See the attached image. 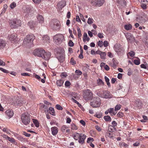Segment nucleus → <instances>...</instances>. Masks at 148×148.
Returning a JSON list of instances; mask_svg holds the SVG:
<instances>
[{"instance_id":"1","label":"nucleus","mask_w":148,"mask_h":148,"mask_svg":"<svg viewBox=\"0 0 148 148\" xmlns=\"http://www.w3.org/2000/svg\"><path fill=\"white\" fill-rule=\"evenodd\" d=\"M35 51L36 55L38 56L42 57L45 60H48L49 59L51 56V53L49 51L45 52L43 50L37 49Z\"/></svg>"},{"instance_id":"2","label":"nucleus","mask_w":148,"mask_h":148,"mask_svg":"<svg viewBox=\"0 0 148 148\" xmlns=\"http://www.w3.org/2000/svg\"><path fill=\"white\" fill-rule=\"evenodd\" d=\"M73 137L75 140H78L79 143L82 144L84 142L86 136L83 133H79L75 132L73 134Z\"/></svg>"},{"instance_id":"3","label":"nucleus","mask_w":148,"mask_h":148,"mask_svg":"<svg viewBox=\"0 0 148 148\" xmlns=\"http://www.w3.org/2000/svg\"><path fill=\"white\" fill-rule=\"evenodd\" d=\"M97 95L101 98L110 99L112 97L110 92L107 90H100L97 93Z\"/></svg>"},{"instance_id":"4","label":"nucleus","mask_w":148,"mask_h":148,"mask_svg":"<svg viewBox=\"0 0 148 148\" xmlns=\"http://www.w3.org/2000/svg\"><path fill=\"white\" fill-rule=\"evenodd\" d=\"M35 38L33 34L27 35L24 38L23 40L24 44L31 46L33 44V41Z\"/></svg>"},{"instance_id":"5","label":"nucleus","mask_w":148,"mask_h":148,"mask_svg":"<svg viewBox=\"0 0 148 148\" xmlns=\"http://www.w3.org/2000/svg\"><path fill=\"white\" fill-rule=\"evenodd\" d=\"M21 119L23 123L25 125L29 124L30 121V116L27 112H25L22 114Z\"/></svg>"},{"instance_id":"6","label":"nucleus","mask_w":148,"mask_h":148,"mask_svg":"<svg viewBox=\"0 0 148 148\" xmlns=\"http://www.w3.org/2000/svg\"><path fill=\"white\" fill-rule=\"evenodd\" d=\"M83 97L86 101L91 100L93 98V93L89 89L85 90L83 93Z\"/></svg>"},{"instance_id":"7","label":"nucleus","mask_w":148,"mask_h":148,"mask_svg":"<svg viewBox=\"0 0 148 148\" xmlns=\"http://www.w3.org/2000/svg\"><path fill=\"white\" fill-rule=\"evenodd\" d=\"M114 49L119 55L123 54L124 52V49L122 46L118 44H116L114 45Z\"/></svg>"},{"instance_id":"8","label":"nucleus","mask_w":148,"mask_h":148,"mask_svg":"<svg viewBox=\"0 0 148 148\" xmlns=\"http://www.w3.org/2000/svg\"><path fill=\"white\" fill-rule=\"evenodd\" d=\"M21 24V21L17 19L11 20L10 22V27L13 28H16L20 26Z\"/></svg>"},{"instance_id":"9","label":"nucleus","mask_w":148,"mask_h":148,"mask_svg":"<svg viewBox=\"0 0 148 148\" xmlns=\"http://www.w3.org/2000/svg\"><path fill=\"white\" fill-rule=\"evenodd\" d=\"M54 40L57 44L62 42L64 39V37L62 34H57L54 36Z\"/></svg>"},{"instance_id":"10","label":"nucleus","mask_w":148,"mask_h":148,"mask_svg":"<svg viewBox=\"0 0 148 148\" xmlns=\"http://www.w3.org/2000/svg\"><path fill=\"white\" fill-rule=\"evenodd\" d=\"M100 99L98 97L95 98L93 101L90 102L91 106L93 108H97L99 107L101 105Z\"/></svg>"},{"instance_id":"11","label":"nucleus","mask_w":148,"mask_h":148,"mask_svg":"<svg viewBox=\"0 0 148 148\" xmlns=\"http://www.w3.org/2000/svg\"><path fill=\"white\" fill-rule=\"evenodd\" d=\"M51 26L55 30L59 29L61 27L60 21L57 19L53 20L51 24Z\"/></svg>"},{"instance_id":"12","label":"nucleus","mask_w":148,"mask_h":148,"mask_svg":"<svg viewBox=\"0 0 148 148\" xmlns=\"http://www.w3.org/2000/svg\"><path fill=\"white\" fill-rule=\"evenodd\" d=\"M57 56L60 62H63L65 58L64 51L60 50V51H58L57 53Z\"/></svg>"},{"instance_id":"13","label":"nucleus","mask_w":148,"mask_h":148,"mask_svg":"<svg viewBox=\"0 0 148 148\" xmlns=\"http://www.w3.org/2000/svg\"><path fill=\"white\" fill-rule=\"evenodd\" d=\"M104 0H91V3L94 5L100 7L104 3Z\"/></svg>"},{"instance_id":"14","label":"nucleus","mask_w":148,"mask_h":148,"mask_svg":"<svg viewBox=\"0 0 148 148\" xmlns=\"http://www.w3.org/2000/svg\"><path fill=\"white\" fill-rule=\"evenodd\" d=\"M125 36L127 40L129 42H131L134 41L135 39L134 38L130 33H126L125 34Z\"/></svg>"},{"instance_id":"15","label":"nucleus","mask_w":148,"mask_h":148,"mask_svg":"<svg viewBox=\"0 0 148 148\" xmlns=\"http://www.w3.org/2000/svg\"><path fill=\"white\" fill-rule=\"evenodd\" d=\"M27 25L30 29L34 30L37 25V23L36 22L30 21L28 22Z\"/></svg>"},{"instance_id":"16","label":"nucleus","mask_w":148,"mask_h":148,"mask_svg":"<svg viewBox=\"0 0 148 148\" xmlns=\"http://www.w3.org/2000/svg\"><path fill=\"white\" fill-rule=\"evenodd\" d=\"M66 5V1H62L58 3L57 7L59 10H61Z\"/></svg>"},{"instance_id":"17","label":"nucleus","mask_w":148,"mask_h":148,"mask_svg":"<svg viewBox=\"0 0 148 148\" xmlns=\"http://www.w3.org/2000/svg\"><path fill=\"white\" fill-rule=\"evenodd\" d=\"M52 135L53 136H56L58 133V129L56 127H52L51 129Z\"/></svg>"},{"instance_id":"18","label":"nucleus","mask_w":148,"mask_h":148,"mask_svg":"<svg viewBox=\"0 0 148 148\" xmlns=\"http://www.w3.org/2000/svg\"><path fill=\"white\" fill-rule=\"evenodd\" d=\"M5 114L9 118H11L14 115L13 112L12 110H8L5 111Z\"/></svg>"},{"instance_id":"19","label":"nucleus","mask_w":148,"mask_h":148,"mask_svg":"<svg viewBox=\"0 0 148 148\" xmlns=\"http://www.w3.org/2000/svg\"><path fill=\"white\" fill-rule=\"evenodd\" d=\"M23 102L21 100L16 99L14 101V103L15 106H21L23 105Z\"/></svg>"},{"instance_id":"20","label":"nucleus","mask_w":148,"mask_h":148,"mask_svg":"<svg viewBox=\"0 0 148 148\" xmlns=\"http://www.w3.org/2000/svg\"><path fill=\"white\" fill-rule=\"evenodd\" d=\"M37 18L39 23L42 25L44 23V19L42 16L39 14L37 16Z\"/></svg>"},{"instance_id":"21","label":"nucleus","mask_w":148,"mask_h":148,"mask_svg":"<svg viewBox=\"0 0 148 148\" xmlns=\"http://www.w3.org/2000/svg\"><path fill=\"white\" fill-rule=\"evenodd\" d=\"M17 35L15 34H12L10 36H8L9 39L12 42H15L16 38Z\"/></svg>"},{"instance_id":"22","label":"nucleus","mask_w":148,"mask_h":148,"mask_svg":"<svg viewBox=\"0 0 148 148\" xmlns=\"http://www.w3.org/2000/svg\"><path fill=\"white\" fill-rule=\"evenodd\" d=\"M6 44L5 40L0 39V49L4 48L6 45Z\"/></svg>"},{"instance_id":"23","label":"nucleus","mask_w":148,"mask_h":148,"mask_svg":"<svg viewBox=\"0 0 148 148\" xmlns=\"http://www.w3.org/2000/svg\"><path fill=\"white\" fill-rule=\"evenodd\" d=\"M49 37L48 35H45L42 37V40L44 43L49 42Z\"/></svg>"},{"instance_id":"24","label":"nucleus","mask_w":148,"mask_h":148,"mask_svg":"<svg viewBox=\"0 0 148 148\" xmlns=\"http://www.w3.org/2000/svg\"><path fill=\"white\" fill-rule=\"evenodd\" d=\"M134 104L135 107H137L139 108H141L142 106V103L140 101H136Z\"/></svg>"},{"instance_id":"25","label":"nucleus","mask_w":148,"mask_h":148,"mask_svg":"<svg viewBox=\"0 0 148 148\" xmlns=\"http://www.w3.org/2000/svg\"><path fill=\"white\" fill-rule=\"evenodd\" d=\"M108 109L109 113L112 116L115 115L117 113L116 111H114V110L113 108H110Z\"/></svg>"},{"instance_id":"26","label":"nucleus","mask_w":148,"mask_h":148,"mask_svg":"<svg viewBox=\"0 0 148 148\" xmlns=\"http://www.w3.org/2000/svg\"><path fill=\"white\" fill-rule=\"evenodd\" d=\"M97 84L98 86H103L104 85V83L103 81L99 78L97 80Z\"/></svg>"},{"instance_id":"27","label":"nucleus","mask_w":148,"mask_h":148,"mask_svg":"<svg viewBox=\"0 0 148 148\" xmlns=\"http://www.w3.org/2000/svg\"><path fill=\"white\" fill-rule=\"evenodd\" d=\"M64 81L63 80L60 79L56 81V85L58 86H61L63 84Z\"/></svg>"},{"instance_id":"28","label":"nucleus","mask_w":148,"mask_h":148,"mask_svg":"<svg viewBox=\"0 0 148 148\" xmlns=\"http://www.w3.org/2000/svg\"><path fill=\"white\" fill-rule=\"evenodd\" d=\"M124 28L126 30H129L132 29V26L130 24L125 25H124Z\"/></svg>"},{"instance_id":"29","label":"nucleus","mask_w":148,"mask_h":148,"mask_svg":"<svg viewBox=\"0 0 148 148\" xmlns=\"http://www.w3.org/2000/svg\"><path fill=\"white\" fill-rule=\"evenodd\" d=\"M49 112L50 114L53 115H55V112L54 108L51 107H49Z\"/></svg>"},{"instance_id":"30","label":"nucleus","mask_w":148,"mask_h":148,"mask_svg":"<svg viewBox=\"0 0 148 148\" xmlns=\"http://www.w3.org/2000/svg\"><path fill=\"white\" fill-rule=\"evenodd\" d=\"M103 119L106 121H111V117L108 115L105 116Z\"/></svg>"},{"instance_id":"31","label":"nucleus","mask_w":148,"mask_h":148,"mask_svg":"<svg viewBox=\"0 0 148 148\" xmlns=\"http://www.w3.org/2000/svg\"><path fill=\"white\" fill-rule=\"evenodd\" d=\"M100 58L101 59H105L106 58V53L105 52H102L100 54Z\"/></svg>"},{"instance_id":"32","label":"nucleus","mask_w":148,"mask_h":148,"mask_svg":"<svg viewBox=\"0 0 148 148\" xmlns=\"http://www.w3.org/2000/svg\"><path fill=\"white\" fill-rule=\"evenodd\" d=\"M134 63L136 65H138L140 63V60L139 58H138L137 59L134 60Z\"/></svg>"},{"instance_id":"33","label":"nucleus","mask_w":148,"mask_h":148,"mask_svg":"<svg viewBox=\"0 0 148 148\" xmlns=\"http://www.w3.org/2000/svg\"><path fill=\"white\" fill-rule=\"evenodd\" d=\"M33 122L36 127H39V123L38 121L37 120L33 119Z\"/></svg>"},{"instance_id":"34","label":"nucleus","mask_w":148,"mask_h":148,"mask_svg":"<svg viewBox=\"0 0 148 148\" xmlns=\"http://www.w3.org/2000/svg\"><path fill=\"white\" fill-rule=\"evenodd\" d=\"M71 129L74 130H76L77 129V127L74 123H72L71 125Z\"/></svg>"},{"instance_id":"35","label":"nucleus","mask_w":148,"mask_h":148,"mask_svg":"<svg viewBox=\"0 0 148 148\" xmlns=\"http://www.w3.org/2000/svg\"><path fill=\"white\" fill-rule=\"evenodd\" d=\"M121 105L120 104L117 105L115 107L114 111H116L119 110L121 108Z\"/></svg>"},{"instance_id":"36","label":"nucleus","mask_w":148,"mask_h":148,"mask_svg":"<svg viewBox=\"0 0 148 148\" xmlns=\"http://www.w3.org/2000/svg\"><path fill=\"white\" fill-rule=\"evenodd\" d=\"M88 37L87 33H84L83 37V40L84 42H86V38Z\"/></svg>"},{"instance_id":"37","label":"nucleus","mask_w":148,"mask_h":148,"mask_svg":"<svg viewBox=\"0 0 148 148\" xmlns=\"http://www.w3.org/2000/svg\"><path fill=\"white\" fill-rule=\"evenodd\" d=\"M114 128V127H113V126H112V125H109L108 128V130L110 132H113V129Z\"/></svg>"},{"instance_id":"38","label":"nucleus","mask_w":148,"mask_h":148,"mask_svg":"<svg viewBox=\"0 0 148 148\" xmlns=\"http://www.w3.org/2000/svg\"><path fill=\"white\" fill-rule=\"evenodd\" d=\"M7 140L11 143H13L15 142V140L13 138H11L10 137H7Z\"/></svg>"},{"instance_id":"39","label":"nucleus","mask_w":148,"mask_h":148,"mask_svg":"<svg viewBox=\"0 0 148 148\" xmlns=\"http://www.w3.org/2000/svg\"><path fill=\"white\" fill-rule=\"evenodd\" d=\"M77 31L78 32V37H80L82 36V34L81 33V31L80 30V28L79 27H77Z\"/></svg>"},{"instance_id":"40","label":"nucleus","mask_w":148,"mask_h":148,"mask_svg":"<svg viewBox=\"0 0 148 148\" xmlns=\"http://www.w3.org/2000/svg\"><path fill=\"white\" fill-rule=\"evenodd\" d=\"M93 21L92 18L89 17L88 18L87 23L89 24H91L93 23Z\"/></svg>"},{"instance_id":"41","label":"nucleus","mask_w":148,"mask_h":148,"mask_svg":"<svg viewBox=\"0 0 148 148\" xmlns=\"http://www.w3.org/2000/svg\"><path fill=\"white\" fill-rule=\"evenodd\" d=\"M121 4L122 6L125 7L126 6V2L125 0H122L121 1Z\"/></svg>"},{"instance_id":"42","label":"nucleus","mask_w":148,"mask_h":148,"mask_svg":"<svg viewBox=\"0 0 148 148\" xmlns=\"http://www.w3.org/2000/svg\"><path fill=\"white\" fill-rule=\"evenodd\" d=\"M56 109L58 110H62L63 109L62 107L59 104L56 105Z\"/></svg>"},{"instance_id":"43","label":"nucleus","mask_w":148,"mask_h":148,"mask_svg":"<svg viewBox=\"0 0 148 148\" xmlns=\"http://www.w3.org/2000/svg\"><path fill=\"white\" fill-rule=\"evenodd\" d=\"M94 141V139L93 138L89 137L88 138L87 140V143H90V142H93Z\"/></svg>"},{"instance_id":"44","label":"nucleus","mask_w":148,"mask_h":148,"mask_svg":"<svg viewBox=\"0 0 148 148\" xmlns=\"http://www.w3.org/2000/svg\"><path fill=\"white\" fill-rule=\"evenodd\" d=\"M128 55H129L130 56L132 57L135 55V53L132 51H131L128 53Z\"/></svg>"},{"instance_id":"45","label":"nucleus","mask_w":148,"mask_h":148,"mask_svg":"<svg viewBox=\"0 0 148 148\" xmlns=\"http://www.w3.org/2000/svg\"><path fill=\"white\" fill-rule=\"evenodd\" d=\"M0 70L5 73H8V71L0 67Z\"/></svg>"},{"instance_id":"46","label":"nucleus","mask_w":148,"mask_h":148,"mask_svg":"<svg viewBox=\"0 0 148 148\" xmlns=\"http://www.w3.org/2000/svg\"><path fill=\"white\" fill-rule=\"evenodd\" d=\"M16 6V3L14 2L12 3L10 5V7L11 9H13Z\"/></svg>"},{"instance_id":"47","label":"nucleus","mask_w":148,"mask_h":148,"mask_svg":"<svg viewBox=\"0 0 148 148\" xmlns=\"http://www.w3.org/2000/svg\"><path fill=\"white\" fill-rule=\"evenodd\" d=\"M121 146L125 147H128V145L125 143L123 142L121 143Z\"/></svg>"},{"instance_id":"48","label":"nucleus","mask_w":148,"mask_h":148,"mask_svg":"<svg viewBox=\"0 0 148 148\" xmlns=\"http://www.w3.org/2000/svg\"><path fill=\"white\" fill-rule=\"evenodd\" d=\"M98 45L100 47L103 46V42L102 41L99 40L98 42Z\"/></svg>"},{"instance_id":"49","label":"nucleus","mask_w":148,"mask_h":148,"mask_svg":"<svg viewBox=\"0 0 148 148\" xmlns=\"http://www.w3.org/2000/svg\"><path fill=\"white\" fill-rule=\"evenodd\" d=\"M60 76L62 78H64L66 77L67 75L66 73L65 72H63L61 74Z\"/></svg>"},{"instance_id":"50","label":"nucleus","mask_w":148,"mask_h":148,"mask_svg":"<svg viewBox=\"0 0 148 148\" xmlns=\"http://www.w3.org/2000/svg\"><path fill=\"white\" fill-rule=\"evenodd\" d=\"M117 116L118 117L121 118L123 116V114L122 112H119L117 113Z\"/></svg>"},{"instance_id":"51","label":"nucleus","mask_w":148,"mask_h":148,"mask_svg":"<svg viewBox=\"0 0 148 148\" xmlns=\"http://www.w3.org/2000/svg\"><path fill=\"white\" fill-rule=\"evenodd\" d=\"M69 46L72 47L74 45V43L72 40H70L69 42Z\"/></svg>"},{"instance_id":"52","label":"nucleus","mask_w":148,"mask_h":148,"mask_svg":"<svg viewBox=\"0 0 148 148\" xmlns=\"http://www.w3.org/2000/svg\"><path fill=\"white\" fill-rule=\"evenodd\" d=\"M75 72L79 75H81L82 74V72L79 70H76Z\"/></svg>"},{"instance_id":"53","label":"nucleus","mask_w":148,"mask_h":148,"mask_svg":"<svg viewBox=\"0 0 148 148\" xmlns=\"http://www.w3.org/2000/svg\"><path fill=\"white\" fill-rule=\"evenodd\" d=\"M71 85V83L69 81H66L65 83V85L66 86L68 87Z\"/></svg>"},{"instance_id":"54","label":"nucleus","mask_w":148,"mask_h":148,"mask_svg":"<svg viewBox=\"0 0 148 148\" xmlns=\"http://www.w3.org/2000/svg\"><path fill=\"white\" fill-rule=\"evenodd\" d=\"M103 45L105 47H106L108 45V43L107 41H105L103 42Z\"/></svg>"},{"instance_id":"55","label":"nucleus","mask_w":148,"mask_h":148,"mask_svg":"<svg viewBox=\"0 0 148 148\" xmlns=\"http://www.w3.org/2000/svg\"><path fill=\"white\" fill-rule=\"evenodd\" d=\"M70 62L72 65H74L76 64V62L74 60L73 58H71V59Z\"/></svg>"},{"instance_id":"56","label":"nucleus","mask_w":148,"mask_h":148,"mask_svg":"<svg viewBox=\"0 0 148 148\" xmlns=\"http://www.w3.org/2000/svg\"><path fill=\"white\" fill-rule=\"evenodd\" d=\"M112 126H113L114 127H115L116 126L117 123L115 121H114L112 122Z\"/></svg>"},{"instance_id":"57","label":"nucleus","mask_w":148,"mask_h":148,"mask_svg":"<svg viewBox=\"0 0 148 148\" xmlns=\"http://www.w3.org/2000/svg\"><path fill=\"white\" fill-rule=\"evenodd\" d=\"M36 4H38L41 2V0H32Z\"/></svg>"},{"instance_id":"58","label":"nucleus","mask_w":148,"mask_h":148,"mask_svg":"<svg viewBox=\"0 0 148 148\" xmlns=\"http://www.w3.org/2000/svg\"><path fill=\"white\" fill-rule=\"evenodd\" d=\"M98 37L100 38H103L104 37L103 33H99L98 34Z\"/></svg>"},{"instance_id":"59","label":"nucleus","mask_w":148,"mask_h":148,"mask_svg":"<svg viewBox=\"0 0 148 148\" xmlns=\"http://www.w3.org/2000/svg\"><path fill=\"white\" fill-rule=\"evenodd\" d=\"M5 65V62L1 60L0 59V66H4Z\"/></svg>"},{"instance_id":"60","label":"nucleus","mask_w":148,"mask_h":148,"mask_svg":"<svg viewBox=\"0 0 148 148\" xmlns=\"http://www.w3.org/2000/svg\"><path fill=\"white\" fill-rule=\"evenodd\" d=\"M95 129L99 132H100L101 131V127L98 125H96L95 126Z\"/></svg>"},{"instance_id":"61","label":"nucleus","mask_w":148,"mask_h":148,"mask_svg":"<svg viewBox=\"0 0 148 148\" xmlns=\"http://www.w3.org/2000/svg\"><path fill=\"white\" fill-rule=\"evenodd\" d=\"M69 146H70V147L72 148H74V147H75L74 146V143L73 142H71Z\"/></svg>"},{"instance_id":"62","label":"nucleus","mask_w":148,"mask_h":148,"mask_svg":"<svg viewBox=\"0 0 148 148\" xmlns=\"http://www.w3.org/2000/svg\"><path fill=\"white\" fill-rule=\"evenodd\" d=\"M141 7L144 9H145L147 8V5L144 3H142L141 5Z\"/></svg>"},{"instance_id":"63","label":"nucleus","mask_w":148,"mask_h":148,"mask_svg":"<svg viewBox=\"0 0 148 148\" xmlns=\"http://www.w3.org/2000/svg\"><path fill=\"white\" fill-rule=\"evenodd\" d=\"M95 116L98 118H100L101 117L102 115L101 114H96L95 115Z\"/></svg>"},{"instance_id":"64","label":"nucleus","mask_w":148,"mask_h":148,"mask_svg":"<svg viewBox=\"0 0 148 148\" xmlns=\"http://www.w3.org/2000/svg\"><path fill=\"white\" fill-rule=\"evenodd\" d=\"M76 20L77 22H81V20L79 16H77L76 18Z\"/></svg>"}]
</instances>
